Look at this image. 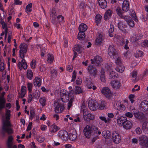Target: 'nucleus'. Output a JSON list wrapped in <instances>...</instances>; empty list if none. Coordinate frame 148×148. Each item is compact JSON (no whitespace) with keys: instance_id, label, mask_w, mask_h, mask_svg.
I'll list each match as a JSON object with an SVG mask.
<instances>
[{"instance_id":"nucleus-1","label":"nucleus","mask_w":148,"mask_h":148,"mask_svg":"<svg viewBox=\"0 0 148 148\" xmlns=\"http://www.w3.org/2000/svg\"><path fill=\"white\" fill-rule=\"evenodd\" d=\"M10 111L7 110L6 112V120L3 121L2 130L3 131L7 132L8 134L13 133L12 129L10 127L11 124L10 122L8 120L10 119Z\"/></svg>"},{"instance_id":"nucleus-2","label":"nucleus","mask_w":148,"mask_h":148,"mask_svg":"<svg viewBox=\"0 0 148 148\" xmlns=\"http://www.w3.org/2000/svg\"><path fill=\"white\" fill-rule=\"evenodd\" d=\"M81 111L83 113V118L85 121H88L94 119L95 115L89 112L84 103L82 105Z\"/></svg>"},{"instance_id":"nucleus-3","label":"nucleus","mask_w":148,"mask_h":148,"mask_svg":"<svg viewBox=\"0 0 148 148\" xmlns=\"http://www.w3.org/2000/svg\"><path fill=\"white\" fill-rule=\"evenodd\" d=\"M139 144L143 148H148V136L142 135L138 138Z\"/></svg>"},{"instance_id":"nucleus-4","label":"nucleus","mask_w":148,"mask_h":148,"mask_svg":"<svg viewBox=\"0 0 148 148\" xmlns=\"http://www.w3.org/2000/svg\"><path fill=\"white\" fill-rule=\"evenodd\" d=\"M28 45L25 43H21L19 46V55L22 59L25 57L24 54L27 52Z\"/></svg>"},{"instance_id":"nucleus-5","label":"nucleus","mask_w":148,"mask_h":148,"mask_svg":"<svg viewBox=\"0 0 148 148\" xmlns=\"http://www.w3.org/2000/svg\"><path fill=\"white\" fill-rule=\"evenodd\" d=\"M92 131V125H86L84 127L83 130V133L86 137L89 138H90Z\"/></svg>"},{"instance_id":"nucleus-6","label":"nucleus","mask_w":148,"mask_h":148,"mask_svg":"<svg viewBox=\"0 0 148 148\" xmlns=\"http://www.w3.org/2000/svg\"><path fill=\"white\" fill-rule=\"evenodd\" d=\"M88 73L92 77L95 78L97 74V69L92 65L89 66L87 67Z\"/></svg>"},{"instance_id":"nucleus-7","label":"nucleus","mask_w":148,"mask_h":148,"mask_svg":"<svg viewBox=\"0 0 148 148\" xmlns=\"http://www.w3.org/2000/svg\"><path fill=\"white\" fill-rule=\"evenodd\" d=\"M113 106L115 108H116L120 111H124L125 109V106L120 101H114Z\"/></svg>"},{"instance_id":"nucleus-8","label":"nucleus","mask_w":148,"mask_h":148,"mask_svg":"<svg viewBox=\"0 0 148 148\" xmlns=\"http://www.w3.org/2000/svg\"><path fill=\"white\" fill-rule=\"evenodd\" d=\"M98 105L95 101L90 100L88 102V106L90 109L92 110H95L97 108Z\"/></svg>"},{"instance_id":"nucleus-9","label":"nucleus","mask_w":148,"mask_h":148,"mask_svg":"<svg viewBox=\"0 0 148 148\" xmlns=\"http://www.w3.org/2000/svg\"><path fill=\"white\" fill-rule=\"evenodd\" d=\"M113 141L116 144H118L121 141V138L118 132L116 131L113 132L112 135Z\"/></svg>"},{"instance_id":"nucleus-10","label":"nucleus","mask_w":148,"mask_h":148,"mask_svg":"<svg viewBox=\"0 0 148 148\" xmlns=\"http://www.w3.org/2000/svg\"><path fill=\"white\" fill-rule=\"evenodd\" d=\"M101 92L107 98H110L112 95L110 90L107 87H104L101 90Z\"/></svg>"},{"instance_id":"nucleus-11","label":"nucleus","mask_w":148,"mask_h":148,"mask_svg":"<svg viewBox=\"0 0 148 148\" xmlns=\"http://www.w3.org/2000/svg\"><path fill=\"white\" fill-rule=\"evenodd\" d=\"M108 54L112 58H113L118 55L116 50L113 46H110L108 48Z\"/></svg>"},{"instance_id":"nucleus-12","label":"nucleus","mask_w":148,"mask_h":148,"mask_svg":"<svg viewBox=\"0 0 148 148\" xmlns=\"http://www.w3.org/2000/svg\"><path fill=\"white\" fill-rule=\"evenodd\" d=\"M139 107L143 111L146 112L148 110V101L144 100L142 101L139 105Z\"/></svg>"},{"instance_id":"nucleus-13","label":"nucleus","mask_w":148,"mask_h":148,"mask_svg":"<svg viewBox=\"0 0 148 148\" xmlns=\"http://www.w3.org/2000/svg\"><path fill=\"white\" fill-rule=\"evenodd\" d=\"M142 36V35L140 34L133 33L131 35L130 40L132 42H136L138 40L140 39Z\"/></svg>"},{"instance_id":"nucleus-14","label":"nucleus","mask_w":148,"mask_h":148,"mask_svg":"<svg viewBox=\"0 0 148 148\" xmlns=\"http://www.w3.org/2000/svg\"><path fill=\"white\" fill-rule=\"evenodd\" d=\"M58 135L60 138L63 140H66L67 139L68 133L65 130H61L58 133Z\"/></svg>"},{"instance_id":"nucleus-15","label":"nucleus","mask_w":148,"mask_h":148,"mask_svg":"<svg viewBox=\"0 0 148 148\" xmlns=\"http://www.w3.org/2000/svg\"><path fill=\"white\" fill-rule=\"evenodd\" d=\"M112 87L115 90H118L120 88L121 84L120 82L118 80H113L110 82Z\"/></svg>"},{"instance_id":"nucleus-16","label":"nucleus","mask_w":148,"mask_h":148,"mask_svg":"<svg viewBox=\"0 0 148 148\" xmlns=\"http://www.w3.org/2000/svg\"><path fill=\"white\" fill-rule=\"evenodd\" d=\"M82 90L81 88L78 86H76L75 91L73 90H71L69 91V96H71V95H72L73 94L74 95L75 94H79L82 92Z\"/></svg>"},{"instance_id":"nucleus-17","label":"nucleus","mask_w":148,"mask_h":148,"mask_svg":"<svg viewBox=\"0 0 148 148\" xmlns=\"http://www.w3.org/2000/svg\"><path fill=\"white\" fill-rule=\"evenodd\" d=\"M118 77V74L114 71H110L108 73V78L109 79H115Z\"/></svg>"},{"instance_id":"nucleus-18","label":"nucleus","mask_w":148,"mask_h":148,"mask_svg":"<svg viewBox=\"0 0 148 148\" xmlns=\"http://www.w3.org/2000/svg\"><path fill=\"white\" fill-rule=\"evenodd\" d=\"M133 124L131 121L126 120L123 125V127L126 130L130 129L132 127Z\"/></svg>"},{"instance_id":"nucleus-19","label":"nucleus","mask_w":148,"mask_h":148,"mask_svg":"<svg viewBox=\"0 0 148 148\" xmlns=\"http://www.w3.org/2000/svg\"><path fill=\"white\" fill-rule=\"evenodd\" d=\"M86 83L87 87L89 89H91L92 87L93 90H95L96 89V87L93 85L92 82L90 79L88 78L86 79Z\"/></svg>"},{"instance_id":"nucleus-20","label":"nucleus","mask_w":148,"mask_h":148,"mask_svg":"<svg viewBox=\"0 0 148 148\" xmlns=\"http://www.w3.org/2000/svg\"><path fill=\"white\" fill-rule=\"evenodd\" d=\"M127 119V118L125 117L122 116H120L117 120V124L120 126H123Z\"/></svg>"},{"instance_id":"nucleus-21","label":"nucleus","mask_w":148,"mask_h":148,"mask_svg":"<svg viewBox=\"0 0 148 148\" xmlns=\"http://www.w3.org/2000/svg\"><path fill=\"white\" fill-rule=\"evenodd\" d=\"M95 64L97 66L100 65L102 62V58L100 56H96L94 59Z\"/></svg>"},{"instance_id":"nucleus-22","label":"nucleus","mask_w":148,"mask_h":148,"mask_svg":"<svg viewBox=\"0 0 148 148\" xmlns=\"http://www.w3.org/2000/svg\"><path fill=\"white\" fill-rule=\"evenodd\" d=\"M70 96L69 95H69L66 93L64 92L61 93V97L62 101L64 102H66L68 101L69 99V97Z\"/></svg>"},{"instance_id":"nucleus-23","label":"nucleus","mask_w":148,"mask_h":148,"mask_svg":"<svg viewBox=\"0 0 148 148\" xmlns=\"http://www.w3.org/2000/svg\"><path fill=\"white\" fill-rule=\"evenodd\" d=\"M5 94V92H3L2 93L1 97H0V110L4 107V104L5 103V100L3 96Z\"/></svg>"},{"instance_id":"nucleus-24","label":"nucleus","mask_w":148,"mask_h":148,"mask_svg":"<svg viewBox=\"0 0 148 148\" xmlns=\"http://www.w3.org/2000/svg\"><path fill=\"white\" fill-rule=\"evenodd\" d=\"M42 80L40 78L36 77L34 80V85L35 86H40L42 83Z\"/></svg>"},{"instance_id":"nucleus-25","label":"nucleus","mask_w":148,"mask_h":148,"mask_svg":"<svg viewBox=\"0 0 148 148\" xmlns=\"http://www.w3.org/2000/svg\"><path fill=\"white\" fill-rule=\"evenodd\" d=\"M64 110V107L63 105L58 104L55 107V112L57 113H61Z\"/></svg>"},{"instance_id":"nucleus-26","label":"nucleus","mask_w":148,"mask_h":148,"mask_svg":"<svg viewBox=\"0 0 148 148\" xmlns=\"http://www.w3.org/2000/svg\"><path fill=\"white\" fill-rule=\"evenodd\" d=\"M56 16V13L55 10H51L50 11V16L52 23H55Z\"/></svg>"},{"instance_id":"nucleus-27","label":"nucleus","mask_w":148,"mask_h":148,"mask_svg":"<svg viewBox=\"0 0 148 148\" xmlns=\"http://www.w3.org/2000/svg\"><path fill=\"white\" fill-rule=\"evenodd\" d=\"M54 58L53 54L48 53L47 55V63L48 64H51L53 61Z\"/></svg>"},{"instance_id":"nucleus-28","label":"nucleus","mask_w":148,"mask_h":148,"mask_svg":"<svg viewBox=\"0 0 148 148\" xmlns=\"http://www.w3.org/2000/svg\"><path fill=\"white\" fill-rule=\"evenodd\" d=\"M135 111H133V114L136 119H141L143 116V113L140 112L136 111V110L134 109Z\"/></svg>"},{"instance_id":"nucleus-29","label":"nucleus","mask_w":148,"mask_h":148,"mask_svg":"<svg viewBox=\"0 0 148 148\" xmlns=\"http://www.w3.org/2000/svg\"><path fill=\"white\" fill-rule=\"evenodd\" d=\"M115 59V63L116 64V66L122 64V60L121 58L118 55L116 56L114 58H113Z\"/></svg>"},{"instance_id":"nucleus-30","label":"nucleus","mask_w":148,"mask_h":148,"mask_svg":"<svg viewBox=\"0 0 148 148\" xmlns=\"http://www.w3.org/2000/svg\"><path fill=\"white\" fill-rule=\"evenodd\" d=\"M103 40V36L101 34L99 35V36L95 40L96 44L98 45H100L102 43Z\"/></svg>"},{"instance_id":"nucleus-31","label":"nucleus","mask_w":148,"mask_h":148,"mask_svg":"<svg viewBox=\"0 0 148 148\" xmlns=\"http://www.w3.org/2000/svg\"><path fill=\"white\" fill-rule=\"evenodd\" d=\"M128 12L129 13V14L135 21L138 22V21L135 11L134 10H130Z\"/></svg>"},{"instance_id":"nucleus-32","label":"nucleus","mask_w":148,"mask_h":148,"mask_svg":"<svg viewBox=\"0 0 148 148\" xmlns=\"http://www.w3.org/2000/svg\"><path fill=\"white\" fill-rule=\"evenodd\" d=\"M0 23L2 25L3 29H5V36L6 37L7 36L8 31L7 24L2 20L0 21Z\"/></svg>"},{"instance_id":"nucleus-33","label":"nucleus","mask_w":148,"mask_h":148,"mask_svg":"<svg viewBox=\"0 0 148 148\" xmlns=\"http://www.w3.org/2000/svg\"><path fill=\"white\" fill-rule=\"evenodd\" d=\"M26 88L25 86H23L21 88V93H19V97L23 98L25 96L26 93Z\"/></svg>"},{"instance_id":"nucleus-34","label":"nucleus","mask_w":148,"mask_h":148,"mask_svg":"<svg viewBox=\"0 0 148 148\" xmlns=\"http://www.w3.org/2000/svg\"><path fill=\"white\" fill-rule=\"evenodd\" d=\"M125 69L124 66L123 64H121L116 66L115 70L119 73H122L124 71Z\"/></svg>"},{"instance_id":"nucleus-35","label":"nucleus","mask_w":148,"mask_h":148,"mask_svg":"<svg viewBox=\"0 0 148 148\" xmlns=\"http://www.w3.org/2000/svg\"><path fill=\"white\" fill-rule=\"evenodd\" d=\"M112 15V11L111 10H108L105 12L104 16V19L105 20L109 19Z\"/></svg>"},{"instance_id":"nucleus-36","label":"nucleus","mask_w":148,"mask_h":148,"mask_svg":"<svg viewBox=\"0 0 148 148\" xmlns=\"http://www.w3.org/2000/svg\"><path fill=\"white\" fill-rule=\"evenodd\" d=\"M123 39L121 37L119 36H117L114 38V40L116 41L120 45H122L124 43Z\"/></svg>"},{"instance_id":"nucleus-37","label":"nucleus","mask_w":148,"mask_h":148,"mask_svg":"<svg viewBox=\"0 0 148 148\" xmlns=\"http://www.w3.org/2000/svg\"><path fill=\"white\" fill-rule=\"evenodd\" d=\"M103 137L106 138H110L111 137V133L109 131H103L102 133Z\"/></svg>"},{"instance_id":"nucleus-38","label":"nucleus","mask_w":148,"mask_h":148,"mask_svg":"<svg viewBox=\"0 0 148 148\" xmlns=\"http://www.w3.org/2000/svg\"><path fill=\"white\" fill-rule=\"evenodd\" d=\"M88 28L87 26L84 23H82L79 27V31L85 32Z\"/></svg>"},{"instance_id":"nucleus-39","label":"nucleus","mask_w":148,"mask_h":148,"mask_svg":"<svg viewBox=\"0 0 148 148\" xmlns=\"http://www.w3.org/2000/svg\"><path fill=\"white\" fill-rule=\"evenodd\" d=\"M92 131L94 134H96L100 135L101 134V131L99 130L98 127H96L94 125H92Z\"/></svg>"},{"instance_id":"nucleus-40","label":"nucleus","mask_w":148,"mask_h":148,"mask_svg":"<svg viewBox=\"0 0 148 148\" xmlns=\"http://www.w3.org/2000/svg\"><path fill=\"white\" fill-rule=\"evenodd\" d=\"M129 3L127 0H124L122 5V9H129Z\"/></svg>"},{"instance_id":"nucleus-41","label":"nucleus","mask_w":148,"mask_h":148,"mask_svg":"<svg viewBox=\"0 0 148 148\" xmlns=\"http://www.w3.org/2000/svg\"><path fill=\"white\" fill-rule=\"evenodd\" d=\"M13 138L12 136H10L8 137L7 142V146L8 148H12V146L13 145Z\"/></svg>"},{"instance_id":"nucleus-42","label":"nucleus","mask_w":148,"mask_h":148,"mask_svg":"<svg viewBox=\"0 0 148 148\" xmlns=\"http://www.w3.org/2000/svg\"><path fill=\"white\" fill-rule=\"evenodd\" d=\"M100 75L101 81L102 82H105L106 81V76L105 72L103 69H101Z\"/></svg>"},{"instance_id":"nucleus-43","label":"nucleus","mask_w":148,"mask_h":148,"mask_svg":"<svg viewBox=\"0 0 148 148\" xmlns=\"http://www.w3.org/2000/svg\"><path fill=\"white\" fill-rule=\"evenodd\" d=\"M107 105V103L105 101H102L98 105L99 109L100 110L103 109Z\"/></svg>"},{"instance_id":"nucleus-44","label":"nucleus","mask_w":148,"mask_h":148,"mask_svg":"<svg viewBox=\"0 0 148 148\" xmlns=\"http://www.w3.org/2000/svg\"><path fill=\"white\" fill-rule=\"evenodd\" d=\"M84 32L80 31L79 32L77 36V38L78 39L82 40L85 38V34Z\"/></svg>"},{"instance_id":"nucleus-45","label":"nucleus","mask_w":148,"mask_h":148,"mask_svg":"<svg viewBox=\"0 0 148 148\" xmlns=\"http://www.w3.org/2000/svg\"><path fill=\"white\" fill-rule=\"evenodd\" d=\"M98 3L100 7L103 9L106 8L107 5V3L106 1H104V2H101V0H97Z\"/></svg>"},{"instance_id":"nucleus-46","label":"nucleus","mask_w":148,"mask_h":148,"mask_svg":"<svg viewBox=\"0 0 148 148\" xmlns=\"http://www.w3.org/2000/svg\"><path fill=\"white\" fill-rule=\"evenodd\" d=\"M57 19L58 22L60 24L64 22V17L61 15H58L57 17Z\"/></svg>"},{"instance_id":"nucleus-47","label":"nucleus","mask_w":148,"mask_h":148,"mask_svg":"<svg viewBox=\"0 0 148 148\" xmlns=\"http://www.w3.org/2000/svg\"><path fill=\"white\" fill-rule=\"evenodd\" d=\"M102 18V16L99 14H97L95 16V19L96 24L97 25H98L101 22Z\"/></svg>"},{"instance_id":"nucleus-48","label":"nucleus","mask_w":148,"mask_h":148,"mask_svg":"<svg viewBox=\"0 0 148 148\" xmlns=\"http://www.w3.org/2000/svg\"><path fill=\"white\" fill-rule=\"evenodd\" d=\"M59 129V127L56 125H53L51 126L50 130V131L52 133H54L57 131Z\"/></svg>"},{"instance_id":"nucleus-49","label":"nucleus","mask_w":148,"mask_h":148,"mask_svg":"<svg viewBox=\"0 0 148 148\" xmlns=\"http://www.w3.org/2000/svg\"><path fill=\"white\" fill-rule=\"evenodd\" d=\"M137 75V71H134L132 73V80L134 82H135L138 80L136 79Z\"/></svg>"},{"instance_id":"nucleus-50","label":"nucleus","mask_w":148,"mask_h":148,"mask_svg":"<svg viewBox=\"0 0 148 148\" xmlns=\"http://www.w3.org/2000/svg\"><path fill=\"white\" fill-rule=\"evenodd\" d=\"M118 26L119 29L121 30H123L127 27L126 25L123 22L121 21L119 22L118 23Z\"/></svg>"},{"instance_id":"nucleus-51","label":"nucleus","mask_w":148,"mask_h":148,"mask_svg":"<svg viewBox=\"0 0 148 148\" xmlns=\"http://www.w3.org/2000/svg\"><path fill=\"white\" fill-rule=\"evenodd\" d=\"M70 139L72 140H75L77 138V134L76 132L74 131L72 133H71L70 135Z\"/></svg>"},{"instance_id":"nucleus-52","label":"nucleus","mask_w":148,"mask_h":148,"mask_svg":"<svg viewBox=\"0 0 148 148\" xmlns=\"http://www.w3.org/2000/svg\"><path fill=\"white\" fill-rule=\"evenodd\" d=\"M33 72L32 71L30 70H27V76L28 79H32L33 77Z\"/></svg>"},{"instance_id":"nucleus-53","label":"nucleus","mask_w":148,"mask_h":148,"mask_svg":"<svg viewBox=\"0 0 148 148\" xmlns=\"http://www.w3.org/2000/svg\"><path fill=\"white\" fill-rule=\"evenodd\" d=\"M51 76L53 78H56L57 76V71L55 69L51 70L50 72Z\"/></svg>"},{"instance_id":"nucleus-54","label":"nucleus","mask_w":148,"mask_h":148,"mask_svg":"<svg viewBox=\"0 0 148 148\" xmlns=\"http://www.w3.org/2000/svg\"><path fill=\"white\" fill-rule=\"evenodd\" d=\"M114 30V27L113 25H110V28L108 30L109 35L110 37L113 36Z\"/></svg>"},{"instance_id":"nucleus-55","label":"nucleus","mask_w":148,"mask_h":148,"mask_svg":"<svg viewBox=\"0 0 148 148\" xmlns=\"http://www.w3.org/2000/svg\"><path fill=\"white\" fill-rule=\"evenodd\" d=\"M143 54L144 53L142 51L139 50L136 51L134 54V55L135 57L138 58L143 56Z\"/></svg>"},{"instance_id":"nucleus-56","label":"nucleus","mask_w":148,"mask_h":148,"mask_svg":"<svg viewBox=\"0 0 148 148\" xmlns=\"http://www.w3.org/2000/svg\"><path fill=\"white\" fill-rule=\"evenodd\" d=\"M82 48V47L80 45H75L74 49L76 51L80 53V51Z\"/></svg>"},{"instance_id":"nucleus-57","label":"nucleus","mask_w":148,"mask_h":148,"mask_svg":"<svg viewBox=\"0 0 148 148\" xmlns=\"http://www.w3.org/2000/svg\"><path fill=\"white\" fill-rule=\"evenodd\" d=\"M117 14L121 18L123 17V14L125 12L124 10H116Z\"/></svg>"},{"instance_id":"nucleus-58","label":"nucleus","mask_w":148,"mask_h":148,"mask_svg":"<svg viewBox=\"0 0 148 148\" xmlns=\"http://www.w3.org/2000/svg\"><path fill=\"white\" fill-rule=\"evenodd\" d=\"M99 118L102 121H104L105 123H108L111 120V119H110L108 118L106 119L104 116H100L99 117Z\"/></svg>"},{"instance_id":"nucleus-59","label":"nucleus","mask_w":148,"mask_h":148,"mask_svg":"<svg viewBox=\"0 0 148 148\" xmlns=\"http://www.w3.org/2000/svg\"><path fill=\"white\" fill-rule=\"evenodd\" d=\"M74 97L73 96L70 100V101L68 103V110H69L70 109V108L71 107V106L72 105V103L73 101H74Z\"/></svg>"},{"instance_id":"nucleus-60","label":"nucleus","mask_w":148,"mask_h":148,"mask_svg":"<svg viewBox=\"0 0 148 148\" xmlns=\"http://www.w3.org/2000/svg\"><path fill=\"white\" fill-rule=\"evenodd\" d=\"M46 99L44 97H42L39 100L40 102V104L43 106H44L45 105Z\"/></svg>"},{"instance_id":"nucleus-61","label":"nucleus","mask_w":148,"mask_h":148,"mask_svg":"<svg viewBox=\"0 0 148 148\" xmlns=\"http://www.w3.org/2000/svg\"><path fill=\"white\" fill-rule=\"evenodd\" d=\"M33 97L38 99L40 96V93L38 91H36L32 94Z\"/></svg>"},{"instance_id":"nucleus-62","label":"nucleus","mask_w":148,"mask_h":148,"mask_svg":"<svg viewBox=\"0 0 148 148\" xmlns=\"http://www.w3.org/2000/svg\"><path fill=\"white\" fill-rule=\"evenodd\" d=\"M133 112H127L125 113V115L127 117L132 118L133 116Z\"/></svg>"},{"instance_id":"nucleus-63","label":"nucleus","mask_w":148,"mask_h":148,"mask_svg":"<svg viewBox=\"0 0 148 148\" xmlns=\"http://www.w3.org/2000/svg\"><path fill=\"white\" fill-rule=\"evenodd\" d=\"M66 70L69 72H71L73 70V66L72 65H69L66 67Z\"/></svg>"},{"instance_id":"nucleus-64","label":"nucleus","mask_w":148,"mask_h":148,"mask_svg":"<svg viewBox=\"0 0 148 148\" xmlns=\"http://www.w3.org/2000/svg\"><path fill=\"white\" fill-rule=\"evenodd\" d=\"M142 46L143 47H147L148 46V40H144L142 43Z\"/></svg>"}]
</instances>
